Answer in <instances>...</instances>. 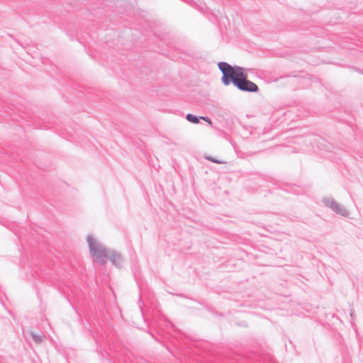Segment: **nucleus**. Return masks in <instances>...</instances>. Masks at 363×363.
<instances>
[{
	"label": "nucleus",
	"mask_w": 363,
	"mask_h": 363,
	"mask_svg": "<svg viewBox=\"0 0 363 363\" xmlns=\"http://www.w3.org/2000/svg\"><path fill=\"white\" fill-rule=\"evenodd\" d=\"M107 259H109L112 264L116 267L121 266L123 262L121 255L111 250H109Z\"/></svg>",
	"instance_id": "nucleus-4"
},
{
	"label": "nucleus",
	"mask_w": 363,
	"mask_h": 363,
	"mask_svg": "<svg viewBox=\"0 0 363 363\" xmlns=\"http://www.w3.org/2000/svg\"><path fill=\"white\" fill-rule=\"evenodd\" d=\"M186 118L188 121L193 123H198L199 122V118L191 113H188L186 116ZM200 118L208 122L210 125L211 124V121L209 118L201 116Z\"/></svg>",
	"instance_id": "nucleus-5"
},
{
	"label": "nucleus",
	"mask_w": 363,
	"mask_h": 363,
	"mask_svg": "<svg viewBox=\"0 0 363 363\" xmlns=\"http://www.w3.org/2000/svg\"><path fill=\"white\" fill-rule=\"evenodd\" d=\"M31 336L33 339V340L36 342V343H40L42 342L43 341V336L41 335H36L34 333H31Z\"/></svg>",
	"instance_id": "nucleus-6"
},
{
	"label": "nucleus",
	"mask_w": 363,
	"mask_h": 363,
	"mask_svg": "<svg viewBox=\"0 0 363 363\" xmlns=\"http://www.w3.org/2000/svg\"><path fill=\"white\" fill-rule=\"evenodd\" d=\"M206 158H207V160H210V161H212V162H215V163H217V164H220V163H221V162H220L219 160H216V159H213V157H206Z\"/></svg>",
	"instance_id": "nucleus-7"
},
{
	"label": "nucleus",
	"mask_w": 363,
	"mask_h": 363,
	"mask_svg": "<svg viewBox=\"0 0 363 363\" xmlns=\"http://www.w3.org/2000/svg\"><path fill=\"white\" fill-rule=\"evenodd\" d=\"M218 68L223 73L222 82L228 86L232 82L238 89L242 91L257 92L258 86L247 79V73L243 67L231 66L225 62H220Z\"/></svg>",
	"instance_id": "nucleus-1"
},
{
	"label": "nucleus",
	"mask_w": 363,
	"mask_h": 363,
	"mask_svg": "<svg viewBox=\"0 0 363 363\" xmlns=\"http://www.w3.org/2000/svg\"><path fill=\"white\" fill-rule=\"evenodd\" d=\"M323 202L325 206L330 208L337 214L342 216H347L349 215V211L332 198H324Z\"/></svg>",
	"instance_id": "nucleus-3"
},
{
	"label": "nucleus",
	"mask_w": 363,
	"mask_h": 363,
	"mask_svg": "<svg viewBox=\"0 0 363 363\" xmlns=\"http://www.w3.org/2000/svg\"><path fill=\"white\" fill-rule=\"evenodd\" d=\"M87 242L90 253L94 260L101 264H104L108 256L109 249L105 247L101 243L96 240L94 236H87Z\"/></svg>",
	"instance_id": "nucleus-2"
}]
</instances>
